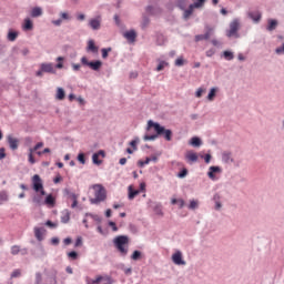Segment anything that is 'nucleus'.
Wrapping results in <instances>:
<instances>
[{
	"label": "nucleus",
	"mask_w": 284,
	"mask_h": 284,
	"mask_svg": "<svg viewBox=\"0 0 284 284\" xmlns=\"http://www.w3.org/2000/svg\"><path fill=\"white\" fill-rule=\"evenodd\" d=\"M152 129L154 130L155 133L144 134V141H155L160 136H163L165 141L170 142L172 141V136H174L172 129H166L165 125H161V123L154 122V120H149L146 124V132H150V130Z\"/></svg>",
	"instance_id": "nucleus-1"
},
{
	"label": "nucleus",
	"mask_w": 284,
	"mask_h": 284,
	"mask_svg": "<svg viewBox=\"0 0 284 284\" xmlns=\"http://www.w3.org/2000/svg\"><path fill=\"white\" fill-rule=\"evenodd\" d=\"M113 245L120 253V256L125 257L129 252L128 245H130V237L128 235H116L113 240Z\"/></svg>",
	"instance_id": "nucleus-2"
},
{
	"label": "nucleus",
	"mask_w": 284,
	"mask_h": 284,
	"mask_svg": "<svg viewBox=\"0 0 284 284\" xmlns=\"http://www.w3.org/2000/svg\"><path fill=\"white\" fill-rule=\"evenodd\" d=\"M92 189L95 191L94 196L95 197H90V203L92 205H98L101 202H104L105 199H108V193L105 191V186L103 184H93Z\"/></svg>",
	"instance_id": "nucleus-3"
},
{
	"label": "nucleus",
	"mask_w": 284,
	"mask_h": 284,
	"mask_svg": "<svg viewBox=\"0 0 284 284\" xmlns=\"http://www.w3.org/2000/svg\"><path fill=\"white\" fill-rule=\"evenodd\" d=\"M32 190L36 193H39L41 196H45L47 195V191L44 190L43 180L40 176V174H34L32 176Z\"/></svg>",
	"instance_id": "nucleus-4"
},
{
	"label": "nucleus",
	"mask_w": 284,
	"mask_h": 284,
	"mask_svg": "<svg viewBox=\"0 0 284 284\" xmlns=\"http://www.w3.org/2000/svg\"><path fill=\"white\" fill-rule=\"evenodd\" d=\"M44 73L57 74V69L52 62H42L40 69L36 71L37 78H43Z\"/></svg>",
	"instance_id": "nucleus-5"
},
{
	"label": "nucleus",
	"mask_w": 284,
	"mask_h": 284,
	"mask_svg": "<svg viewBox=\"0 0 284 284\" xmlns=\"http://www.w3.org/2000/svg\"><path fill=\"white\" fill-rule=\"evenodd\" d=\"M81 64L82 67H87L92 71L99 72L101 71V68H103V61L101 60H89L88 57L81 58Z\"/></svg>",
	"instance_id": "nucleus-6"
},
{
	"label": "nucleus",
	"mask_w": 284,
	"mask_h": 284,
	"mask_svg": "<svg viewBox=\"0 0 284 284\" xmlns=\"http://www.w3.org/2000/svg\"><path fill=\"white\" fill-rule=\"evenodd\" d=\"M63 194L72 201L71 207L75 209L79 205V195H77V193H72V191H70V189H65L63 191Z\"/></svg>",
	"instance_id": "nucleus-7"
},
{
	"label": "nucleus",
	"mask_w": 284,
	"mask_h": 284,
	"mask_svg": "<svg viewBox=\"0 0 284 284\" xmlns=\"http://www.w3.org/2000/svg\"><path fill=\"white\" fill-rule=\"evenodd\" d=\"M97 158L105 159V150L101 149L92 154V162L94 165L103 164V160Z\"/></svg>",
	"instance_id": "nucleus-8"
},
{
	"label": "nucleus",
	"mask_w": 284,
	"mask_h": 284,
	"mask_svg": "<svg viewBox=\"0 0 284 284\" xmlns=\"http://www.w3.org/2000/svg\"><path fill=\"white\" fill-rule=\"evenodd\" d=\"M240 28V22L237 19H234L231 23H230V30L227 31L226 36L229 38L235 37L237 34Z\"/></svg>",
	"instance_id": "nucleus-9"
},
{
	"label": "nucleus",
	"mask_w": 284,
	"mask_h": 284,
	"mask_svg": "<svg viewBox=\"0 0 284 284\" xmlns=\"http://www.w3.org/2000/svg\"><path fill=\"white\" fill-rule=\"evenodd\" d=\"M7 141H8V144H9V148L12 151H17L19 149L20 140L18 138H14L13 135L9 134L7 136Z\"/></svg>",
	"instance_id": "nucleus-10"
},
{
	"label": "nucleus",
	"mask_w": 284,
	"mask_h": 284,
	"mask_svg": "<svg viewBox=\"0 0 284 284\" xmlns=\"http://www.w3.org/2000/svg\"><path fill=\"white\" fill-rule=\"evenodd\" d=\"M47 232V229L44 226H34V237L38 242L44 241V233Z\"/></svg>",
	"instance_id": "nucleus-11"
},
{
	"label": "nucleus",
	"mask_w": 284,
	"mask_h": 284,
	"mask_svg": "<svg viewBox=\"0 0 284 284\" xmlns=\"http://www.w3.org/2000/svg\"><path fill=\"white\" fill-rule=\"evenodd\" d=\"M221 172H222L221 166H219V165H211L209 168V171H207V176H209L210 180L215 181L216 180L215 174L216 173H221Z\"/></svg>",
	"instance_id": "nucleus-12"
},
{
	"label": "nucleus",
	"mask_w": 284,
	"mask_h": 284,
	"mask_svg": "<svg viewBox=\"0 0 284 284\" xmlns=\"http://www.w3.org/2000/svg\"><path fill=\"white\" fill-rule=\"evenodd\" d=\"M172 261L175 265H185L186 264V262H184V260H183V253H181V251H176L175 253H173Z\"/></svg>",
	"instance_id": "nucleus-13"
},
{
	"label": "nucleus",
	"mask_w": 284,
	"mask_h": 284,
	"mask_svg": "<svg viewBox=\"0 0 284 284\" xmlns=\"http://www.w3.org/2000/svg\"><path fill=\"white\" fill-rule=\"evenodd\" d=\"M44 284H58V271L55 270L50 271Z\"/></svg>",
	"instance_id": "nucleus-14"
},
{
	"label": "nucleus",
	"mask_w": 284,
	"mask_h": 284,
	"mask_svg": "<svg viewBox=\"0 0 284 284\" xmlns=\"http://www.w3.org/2000/svg\"><path fill=\"white\" fill-rule=\"evenodd\" d=\"M247 17L248 19L253 20L254 23H260L262 20V12L258 10L248 11Z\"/></svg>",
	"instance_id": "nucleus-15"
},
{
	"label": "nucleus",
	"mask_w": 284,
	"mask_h": 284,
	"mask_svg": "<svg viewBox=\"0 0 284 284\" xmlns=\"http://www.w3.org/2000/svg\"><path fill=\"white\" fill-rule=\"evenodd\" d=\"M87 52L88 53H93V54L99 53V45L95 44V41L93 39L88 41Z\"/></svg>",
	"instance_id": "nucleus-16"
},
{
	"label": "nucleus",
	"mask_w": 284,
	"mask_h": 284,
	"mask_svg": "<svg viewBox=\"0 0 284 284\" xmlns=\"http://www.w3.org/2000/svg\"><path fill=\"white\" fill-rule=\"evenodd\" d=\"M123 37H124L129 42L134 43V42L136 41V37H138L136 30L131 29V30H129V31H125L124 34H123Z\"/></svg>",
	"instance_id": "nucleus-17"
},
{
	"label": "nucleus",
	"mask_w": 284,
	"mask_h": 284,
	"mask_svg": "<svg viewBox=\"0 0 284 284\" xmlns=\"http://www.w3.org/2000/svg\"><path fill=\"white\" fill-rule=\"evenodd\" d=\"M34 29V23L31 18H26L22 24V30L28 32Z\"/></svg>",
	"instance_id": "nucleus-18"
},
{
	"label": "nucleus",
	"mask_w": 284,
	"mask_h": 284,
	"mask_svg": "<svg viewBox=\"0 0 284 284\" xmlns=\"http://www.w3.org/2000/svg\"><path fill=\"white\" fill-rule=\"evenodd\" d=\"M43 204L50 207H54L57 204L54 195L52 193H49V195L45 196Z\"/></svg>",
	"instance_id": "nucleus-19"
},
{
	"label": "nucleus",
	"mask_w": 284,
	"mask_h": 284,
	"mask_svg": "<svg viewBox=\"0 0 284 284\" xmlns=\"http://www.w3.org/2000/svg\"><path fill=\"white\" fill-rule=\"evenodd\" d=\"M89 27L93 30V31H99L101 29V20L94 18V19H90L89 21Z\"/></svg>",
	"instance_id": "nucleus-20"
},
{
	"label": "nucleus",
	"mask_w": 284,
	"mask_h": 284,
	"mask_svg": "<svg viewBox=\"0 0 284 284\" xmlns=\"http://www.w3.org/2000/svg\"><path fill=\"white\" fill-rule=\"evenodd\" d=\"M222 161H223L225 164L234 163V159L232 158V152H231V151H224V152H222Z\"/></svg>",
	"instance_id": "nucleus-21"
},
{
	"label": "nucleus",
	"mask_w": 284,
	"mask_h": 284,
	"mask_svg": "<svg viewBox=\"0 0 284 284\" xmlns=\"http://www.w3.org/2000/svg\"><path fill=\"white\" fill-rule=\"evenodd\" d=\"M278 26V21L276 19H267L266 31L273 32Z\"/></svg>",
	"instance_id": "nucleus-22"
},
{
	"label": "nucleus",
	"mask_w": 284,
	"mask_h": 284,
	"mask_svg": "<svg viewBox=\"0 0 284 284\" xmlns=\"http://www.w3.org/2000/svg\"><path fill=\"white\" fill-rule=\"evenodd\" d=\"M185 159L189 161V163H195L197 162V154L190 150L186 152Z\"/></svg>",
	"instance_id": "nucleus-23"
},
{
	"label": "nucleus",
	"mask_w": 284,
	"mask_h": 284,
	"mask_svg": "<svg viewBox=\"0 0 284 284\" xmlns=\"http://www.w3.org/2000/svg\"><path fill=\"white\" fill-rule=\"evenodd\" d=\"M150 22H151L150 17L145 13L142 14V21H141V24H140L141 29L143 31H145L146 28L150 27Z\"/></svg>",
	"instance_id": "nucleus-24"
},
{
	"label": "nucleus",
	"mask_w": 284,
	"mask_h": 284,
	"mask_svg": "<svg viewBox=\"0 0 284 284\" xmlns=\"http://www.w3.org/2000/svg\"><path fill=\"white\" fill-rule=\"evenodd\" d=\"M18 37H19V31H16L13 29H10L8 31V36H7L8 41L14 42L17 41Z\"/></svg>",
	"instance_id": "nucleus-25"
},
{
	"label": "nucleus",
	"mask_w": 284,
	"mask_h": 284,
	"mask_svg": "<svg viewBox=\"0 0 284 284\" xmlns=\"http://www.w3.org/2000/svg\"><path fill=\"white\" fill-rule=\"evenodd\" d=\"M141 194V191L133 189L132 185H129V193H128V199L130 201L134 200L135 196Z\"/></svg>",
	"instance_id": "nucleus-26"
},
{
	"label": "nucleus",
	"mask_w": 284,
	"mask_h": 284,
	"mask_svg": "<svg viewBox=\"0 0 284 284\" xmlns=\"http://www.w3.org/2000/svg\"><path fill=\"white\" fill-rule=\"evenodd\" d=\"M65 98H67L65 90H64L63 88L59 87V88L57 89L55 99H57L58 101H63V100H65Z\"/></svg>",
	"instance_id": "nucleus-27"
},
{
	"label": "nucleus",
	"mask_w": 284,
	"mask_h": 284,
	"mask_svg": "<svg viewBox=\"0 0 284 284\" xmlns=\"http://www.w3.org/2000/svg\"><path fill=\"white\" fill-rule=\"evenodd\" d=\"M166 41H168V39L165 38V36L163 33H158L156 34L155 43H156L158 47L165 45Z\"/></svg>",
	"instance_id": "nucleus-28"
},
{
	"label": "nucleus",
	"mask_w": 284,
	"mask_h": 284,
	"mask_svg": "<svg viewBox=\"0 0 284 284\" xmlns=\"http://www.w3.org/2000/svg\"><path fill=\"white\" fill-rule=\"evenodd\" d=\"M43 16V9L41 7H34L31 10V18H40Z\"/></svg>",
	"instance_id": "nucleus-29"
},
{
	"label": "nucleus",
	"mask_w": 284,
	"mask_h": 284,
	"mask_svg": "<svg viewBox=\"0 0 284 284\" xmlns=\"http://www.w3.org/2000/svg\"><path fill=\"white\" fill-rule=\"evenodd\" d=\"M62 217H61V223L63 224H68L71 221V211H69V209H65V211H63L62 213Z\"/></svg>",
	"instance_id": "nucleus-30"
},
{
	"label": "nucleus",
	"mask_w": 284,
	"mask_h": 284,
	"mask_svg": "<svg viewBox=\"0 0 284 284\" xmlns=\"http://www.w3.org/2000/svg\"><path fill=\"white\" fill-rule=\"evenodd\" d=\"M189 144L193 148H200L202 145V140L199 136H192Z\"/></svg>",
	"instance_id": "nucleus-31"
},
{
	"label": "nucleus",
	"mask_w": 284,
	"mask_h": 284,
	"mask_svg": "<svg viewBox=\"0 0 284 284\" xmlns=\"http://www.w3.org/2000/svg\"><path fill=\"white\" fill-rule=\"evenodd\" d=\"M194 9H195V8H194L193 4L191 3V4L189 6V8L184 10V12H183V19H184L185 21L192 16Z\"/></svg>",
	"instance_id": "nucleus-32"
},
{
	"label": "nucleus",
	"mask_w": 284,
	"mask_h": 284,
	"mask_svg": "<svg viewBox=\"0 0 284 284\" xmlns=\"http://www.w3.org/2000/svg\"><path fill=\"white\" fill-rule=\"evenodd\" d=\"M153 212L158 215V216H163V205L155 203L153 206Z\"/></svg>",
	"instance_id": "nucleus-33"
},
{
	"label": "nucleus",
	"mask_w": 284,
	"mask_h": 284,
	"mask_svg": "<svg viewBox=\"0 0 284 284\" xmlns=\"http://www.w3.org/2000/svg\"><path fill=\"white\" fill-rule=\"evenodd\" d=\"M203 34L207 41L214 34V29L210 26H205V33H203Z\"/></svg>",
	"instance_id": "nucleus-34"
},
{
	"label": "nucleus",
	"mask_w": 284,
	"mask_h": 284,
	"mask_svg": "<svg viewBox=\"0 0 284 284\" xmlns=\"http://www.w3.org/2000/svg\"><path fill=\"white\" fill-rule=\"evenodd\" d=\"M203 34L207 41L214 34V29L210 26H205V33H203Z\"/></svg>",
	"instance_id": "nucleus-35"
},
{
	"label": "nucleus",
	"mask_w": 284,
	"mask_h": 284,
	"mask_svg": "<svg viewBox=\"0 0 284 284\" xmlns=\"http://www.w3.org/2000/svg\"><path fill=\"white\" fill-rule=\"evenodd\" d=\"M216 92H217V88L213 87L210 89L209 94H207V100L210 102L214 101V99L216 97Z\"/></svg>",
	"instance_id": "nucleus-36"
},
{
	"label": "nucleus",
	"mask_w": 284,
	"mask_h": 284,
	"mask_svg": "<svg viewBox=\"0 0 284 284\" xmlns=\"http://www.w3.org/2000/svg\"><path fill=\"white\" fill-rule=\"evenodd\" d=\"M139 142H141V140L139 139V136H135L133 140H131L129 142L130 146L133 149V151L139 150Z\"/></svg>",
	"instance_id": "nucleus-37"
},
{
	"label": "nucleus",
	"mask_w": 284,
	"mask_h": 284,
	"mask_svg": "<svg viewBox=\"0 0 284 284\" xmlns=\"http://www.w3.org/2000/svg\"><path fill=\"white\" fill-rule=\"evenodd\" d=\"M170 63L168 61L161 60L160 63L158 64V67L155 68L156 72H161L163 70H165V67H169Z\"/></svg>",
	"instance_id": "nucleus-38"
},
{
	"label": "nucleus",
	"mask_w": 284,
	"mask_h": 284,
	"mask_svg": "<svg viewBox=\"0 0 284 284\" xmlns=\"http://www.w3.org/2000/svg\"><path fill=\"white\" fill-rule=\"evenodd\" d=\"M101 281H103V275H98L95 280H91L90 277L85 280L87 284H100Z\"/></svg>",
	"instance_id": "nucleus-39"
},
{
	"label": "nucleus",
	"mask_w": 284,
	"mask_h": 284,
	"mask_svg": "<svg viewBox=\"0 0 284 284\" xmlns=\"http://www.w3.org/2000/svg\"><path fill=\"white\" fill-rule=\"evenodd\" d=\"M150 162H152V158L146 156L144 161L143 160L138 161V166L143 169V166L150 164Z\"/></svg>",
	"instance_id": "nucleus-40"
},
{
	"label": "nucleus",
	"mask_w": 284,
	"mask_h": 284,
	"mask_svg": "<svg viewBox=\"0 0 284 284\" xmlns=\"http://www.w3.org/2000/svg\"><path fill=\"white\" fill-rule=\"evenodd\" d=\"M143 257V253L141 251H133L131 255V260L133 261H140Z\"/></svg>",
	"instance_id": "nucleus-41"
},
{
	"label": "nucleus",
	"mask_w": 284,
	"mask_h": 284,
	"mask_svg": "<svg viewBox=\"0 0 284 284\" xmlns=\"http://www.w3.org/2000/svg\"><path fill=\"white\" fill-rule=\"evenodd\" d=\"M223 58L226 60V61H232L234 59V54L232 51L230 50H225L223 51Z\"/></svg>",
	"instance_id": "nucleus-42"
},
{
	"label": "nucleus",
	"mask_w": 284,
	"mask_h": 284,
	"mask_svg": "<svg viewBox=\"0 0 284 284\" xmlns=\"http://www.w3.org/2000/svg\"><path fill=\"white\" fill-rule=\"evenodd\" d=\"M85 217H91L99 224H101V222L103 221L99 215H95L94 213H85Z\"/></svg>",
	"instance_id": "nucleus-43"
},
{
	"label": "nucleus",
	"mask_w": 284,
	"mask_h": 284,
	"mask_svg": "<svg viewBox=\"0 0 284 284\" xmlns=\"http://www.w3.org/2000/svg\"><path fill=\"white\" fill-rule=\"evenodd\" d=\"M21 276H22V271H21V268H16L14 271H12V273H11V275H10L11 280H13V278H19V277H21Z\"/></svg>",
	"instance_id": "nucleus-44"
},
{
	"label": "nucleus",
	"mask_w": 284,
	"mask_h": 284,
	"mask_svg": "<svg viewBox=\"0 0 284 284\" xmlns=\"http://www.w3.org/2000/svg\"><path fill=\"white\" fill-rule=\"evenodd\" d=\"M112 52V47L109 48H102L101 53H102V59H108V55Z\"/></svg>",
	"instance_id": "nucleus-45"
},
{
	"label": "nucleus",
	"mask_w": 284,
	"mask_h": 284,
	"mask_svg": "<svg viewBox=\"0 0 284 284\" xmlns=\"http://www.w3.org/2000/svg\"><path fill=\"white\" fill-rule=\"evenodd\" d=\"M206 0H196L195 2L191 3L194 9H201Z\"/></svg>",
	"instance_id": "nucleus-46"
},
{
	"label": "nucleus",
	"mask_w": 284,
	"mask_h": 284,
	"mask_svg": "<svg viewBox=\"0 0 284 284\" xmlns=\"http://www.w3.org/2000/svg\"><path fill=\"white\" fill-rule=\"evenodd\" d=\"M9 201V195L7 193V191H0V204H2V202H7Z\"/></svg>",
	"instance_id": "nucleus-47"
},
{
	"label": "nucleus",
	"mask_w": 284,
	"mask_h": 284,
	"mask_svg": "<svg viewBox=\"0 0 284 284\" xmlns=\"http://www.w3.org/2000/svg\"><path fill=\"white\" fill-rule=\"evenodd\" d=\"M78 161L81 163V164H87V156H85V153L84 152H80L79 154H78Z\"/></svg>",
	"instance_id": "nucleus-48"
},
{
	"label": "nucleus",
	"mask_w": 284,
	"mask_h": 284,
	"mask_svg": "<svg viewBox=\"0 0 284 284\" xmlns=\"http://www.w3.org/2000/svg\"><path fill=\"white\" fill-rule=\"evenodd\" d=\"M187 174H189L187 169L186 168H182L181 171L178 173V178L179 179H184V178L187 176Z\"/></svg>",
	"instance_id": "nucleus-49"
},
{
	"label": "nucleus",
	"mask_w": 284,
	"mask_h": 284,
	"mask_svg": "<svg viewBox=\"0 0 284 284\" xmlns=\"http://www.w3.org/2000/svg\"><path fill=\"white\" fill-rule=\"evenodd\" d=\"M32 202H33L34 204L41 206V205H42V195H34V196L32 197Z\"/></svg>",
	"instance_id": "nucleus-50"
},
{
	"label": "nucleus",
	"mask_w": 284,
	"mask_h": 284,
	"mask_svg": "<svg viewBox=\"0 0 284 284\" xmlns=\"http://www.w3.org/2000/svg\"><path fill=\"white\" fill-rule=\"evenodd\" d=\"M68 257L71 258V260H73V261H77V260L79 258V253H78V251H70V252L68 253Z\"/></svg>",
	"instance_id": "nucleus-51"
},
{
	"label": "nucleus",
	"mask_w": 284,
	"mask_h": 284,
	"mask_svg": "<svg viewBox=\"0 0 284 284\" xmlns=\"http://www.w3.org/2000/svg\"><path fill=\"white\" fill-rule=\"evenodd\" d=\"M199 207V202L197 200H191L189 204V210H196Z\"/></svg>",
	"instance_id": "nucleus-52"
},
{
	"label": "nucleus",
	"mask_w": 284,
	"mask_h": 284,
	"mask_svg": "<svg viewBox=\"0 0 284 284\" xmlns=\"http://www.w3.org/2000/svg\"><path fill=\"white\" fill-rule=\"evenodd\" d=\"M20 252H21L20 246H18V245L11 246V254H12L13 256L19 255Z\"/></svg>",
	"instance_id": "nucleus-53"
},
{
	"label": "nucleus",
	"mask_w": 284,
	"mask_h": 284,
	"mask_svg": "<svg viewBox=\"0 0 284 284\" xmlns=\"http://www.w3.org/2000/svg\"><path fill=\"white\" fill-rule=\"evenodd\" d=\"M42 282H43L42 273H36L34 284H42Z\"/></svg>",
	"instance_id": "nucleus-54"
},
{
	"label": "nucleus",
	"mask_w": 284,
	"mask_h": 284,
	"mask_svg": "<svg viewBox=\"0 0 284 284\" xmlns=\"http://www.w3.org/2000/svg\"><path fill=\"white\" fill-rule=\"evenodd\" d=\"M113 20H114V22H115V26H116L118 28H121V17L115 13V14L113 16Z\"/></svg>",
	"instance_id": "nucleus-55"
},
{
	"label": "nucleus",
	"mask_w": 284,
	"mask_h": 284,
	"mask_svg": "<svg viewBox=\"0 0 284 284\" xmlns=\"http://www.w3.org/2000/svg\"><path fill=\"white\" fill-rule=\"evenodd\" d=\"M61 20L70 21L72 17L68 12L60 13Z\"/></svg>",
	"instance_id": "nucleus-56"
},
{
	"label": "nucleus",
	"mask_w": 284,
	"mask_h": 284,
	"mask_svg": "<svg viewBox=\"0 0 284 284\" xmlns=\"http://www.w3.org/2000/svg\"><path fill=\"white\" fill-rule=\"evenodd\" d=\"M201 159H204L205 163L209 164L211 162L212 155L210 153H205L201 155Z\"/></svg>",
	"instance_id": "nucleus-57"
},
{
	"label": "nucleus",
	"mask_w": 284,
	"mask_h": 284,
	"mask_svg": "<svg viewBox=\"0 0 284 284\" xmlns=\"http://www.w3.org/2000/svg\"><path fill=\"white\" fill-rule=\"evenodd\" d=\"M83 245V237H77L74 247H81Z\"/></svg>",
	"instance_id": "nucleus-58"
},
{
	"label": "nucleus",
	"mask_w": 284,
	"mask_h": 284,
	"mask_svg": "<svg viewBox=\"0 0 284 284\" xmlns=\"http://www.w3.org/2000/svg\"><path fill=\"white\" fill-rule=\"evenodd\" d=\"M207 41L204 33L195 36V42Z\"/></svg>",
	"instance_id": "nucleus-59"
},
{
	"label": "nucleus",
	"mask_w": 284,
	"mask_h": 284,
	"mask_svg": "<svg viewBox=\"0 0 284 284\" xmlns=\"http://www.w3.org/2000/svg\"><path fill=\"white\" fill-rule=\"evenodd\" d=\"M145 12L151 16H154V6H146Z\"/></svg>",
	"instance_id": "nucleus-60"
},
{
	"label": "nucleus",
	"mask_w": 284,
	"mask_h": 284,
	"mask_svg": "<svg viewBox=\"0 0 284 284\" xmlns=\"http://www.w3.org/2000/svg\"><path fill=\"white\" fill-rule=\"evenodd\" d=\"M184 60L183 57H180L175 60V67H183Z\"/></svg>",
	"instance_id": "nucleus-61"
},
{
	"label": "nucleus",
	"mask_w": 284,
	"mask_h": 284,
	"mask_svg": "<svg viewBox=\"0 0 284 284\" xmlns=\"http://www.w3.org/2000/svg\"><path fill=\"white\" fill-rule=\"evenodd\" d=\"M178 8L183 11L185 8V0H178Z\"/></svg>",
	"instance_id": "nucleus-62"
},
{
	"label": "nucleus",
	"mask_w": 284,
	"mask_h": 284,
	"mask_svg": "<svg viewBox=\"0 0 284 284\" xmlns=\"http://www.w3.org/2000/svg\"><path fill=\"white\" fill-rule=\"evenodd\" d=\"M275 53L278 55L284 54V42H283L282 47L276 48Z\"/></svg>",
	"instance_id": "nucleus-63"
},
{
	"label": "nucleus",
	"mask_w": 284,
	"mask_h": 284,
	"mask_svg": "<svg viewBox=\"0 0 284 284\" xmlns=\"http://www.w3.org/2000/svg\"><path fill=\"white\" fill-rule=\"evenodd\" d=\"M204 91H205L204 89L199 88L197 91L195 92V97H196L197 99L202 98V94L204 93Z\"/></svg>",
	"instance_id": "nucleus-64"
}]
</instances>
